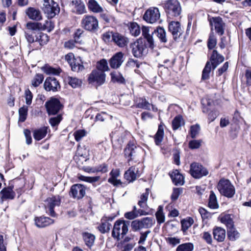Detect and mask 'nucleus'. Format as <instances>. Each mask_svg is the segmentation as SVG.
<instances>
[{"label": "nucleus", "instance_id": "obj_1", "mask_svg": "<svg viewBox=\"0 0 251 251\" xmlns=\"http://www.w3.org/2000/svg\"><path fill=\"white\" fill-rule=\"evenodd\" d=\"M217 188L221 195L227 198H232L235 193L233 185L226 179H221L219 181Z\"/></svg>", "mask_w": 251, "mask_h": 251}, {"label": "nucleus", "instance_id": "obj_2", "mask_svg": "<svg viewBox=\"0 0 251 251\" xmlns=\"http://www.w3.org/2000/svg\"><path fill=\"white\" fill-rule=\"evenodd\" d=\"M166 12L170 17H177L181 11V8L177 0H168L164 4Z\"/></svg>", "mask_w": 251, "mask_h": 251}, {"label": "nucleus", "instance_id": "obj_3", "mask_svg": "<svg viewBox=\"0 0 251 251\" xmlns=\"http://www.w3.org/2000/svg\"><path fill=\"white\" fill-rule=\"evenodd\" d=\"M81 25L86 30L95 31L99 28V21L94 16L85 15L82 19Z\"/></svg>", "mask_w": 251, "mask_h": 251}, {"label": "nucleus", "instance_id": "obj_4", "mask_svg": "<svg viewBox=\"0 0 251 251\" xmlns=\"http://www.w3.org/2000/svg\"><path fill=\"white\" fill-rule=\"evenodd\" d=\"M43 10L47 15L48 18L54 17L59 12V7L57 3L53 0H43Z\"/></svg>", "mask_w": 251, "mask_h": 251}, {"label": "nucleus", "instance_id": "obj_5", "mask_svg": "<svg viewBox=\"0 0 251 251\" xmlns=\"http://www.w3.org/2000/svg\"><path fill=\"white\" fill-rule=\"evenodd\" d=\"M88 80L89 83L100 86L105 82L106 75L101 70H94L89 75Z\"/></svg>", "mask_w": 251, "mask_h": 251}, {"label": "nucleus", "instance_id": "obj_6", "mask_svg": "<svg viewBox=\"0 0 251 251\" xmlns=\"http://www.w3.org/2000/svg\"><path fill=\"white\" fill-rule=\"evenodd\" d=\"M45 207L46 212L50 216L55 217L56 214L54 211L55 206H59L60 204V198L59 196H52L46 199L45 201Z\"/></svg>", "mask_w": 251, "mask_h": 251}, {"label": "nucleus", "instance_id": "obj_7", "mask_svg": "<svg viewBox=\"0 0 251 251\" xmlns=\"http://www.w3.org/2000/svg\"><path fill=\"white\" fill-rule=\"evenodd\" d=\"M218 219L228 228V235H237L238 234L235 229L231 215L223 213L219 216Z\"/></svg>", "mask_w": 251, "mask_h": 251}, {"label": "nucleus", "instance_id": "obj_8", "mask_svg": "<svg viewBox=\"0 0 251 251\" xmlns=\"http://www.w3.org/2000/svg\"><path fill=\"white\" fill-rule=\"evenodd\" d=\"M190 174L195 178H200L208 174V171L201 164L193 162L190 165Z\"/></svg>", "mask_w": 251, "mask_h": 251}, {"label": "nucleus", "instance_id": "obj_9", "mask_svg": "<svg viewBox=\"0 0 251 251\" xmlns=\"http://www.w3.org/2000/svg\"><path fill=\"white\" fill-rule=\"evenodd\" d=\"M129 222L119 220L114 224L112 235H125L128 230Z\"/></svg>", "mask_w": 251, "mask_h": 251}, {"label": "nucleus", "instance_id": "obj_10", "mask_svg": "<svg viewBox=\"0 0 251 251\" xmlns=\"http://www.w3.org/2000/svg\"><path fill=\"white\" fill-rule=\"evenodd\" d=\"M160 14L159 9L154 7L149 8L145 13L143 18L148 23L153 24L160 19Z\"/></svg>", "mask_w": 251, "mask_h": 251}, {"label": "nucleus", "instance_id": "obj_11", "mask_svg": "<svg viewBox=\"0 0 251 251\" xmlns=\"http://www.w3.org/2000/svg\"><path fill=\"white\" fill-rule=\"evenodd\" d=\"M132 53L136 57H140L146 52V46L142 40H137L131 44Z\"/></svg>", "mask_w": 251, "mask_h": 251}, {"label": "nucleus", "instance_id": "obj_12", "mask_svg": "<svg viewBox=\"0 0 251 251\" xmlns=\"http://www.w3.org/2000/svg\"><path fill=\"white\" fill-rule=\"evenodd\" d=\"M45 106L49 115L57 114L61 108L59 100L56 98H51L46 102Z\"/></svg>", "mask_w": 251, "mask_h": 251}, {"label": "nucleus", "instance_id": "obj_13", "mask_svg": "<svg viewBox=\"0 0 251 251\" xmlns=\"http://www.w3.org/2000/svg\"><path fill=\"white\" fill-rule=\"evenodd\" d=\"M86 188L81 184L73 185L71 188L70 195L74 199H82L85 195Z\"/></svg>", "mask_w": 251, "mask_h": 251}, {"label": "nucleus", "instance_id": "obj_14", "mask_svg": "<svg viewBox=\"0 0 251 251\" xmlns=\"http://www.w3.org/2000/svg\"><path fill=\"white\" fill-rule=\"evenodd\" d=\"M44 87L47 91L56 92L60 88V86L55 77H48L44 82Z\"/></svg>", "mask_w": 251, "mask_h": 251}, {"label": "nucleus", "instance_id": "obj_15", "mask_svg": "<svg viewBox=\"0 0 251 251\" xmlns=\"http://www.w3.org/2000/svg\"><path fill=\"white\" fill-rule=\"evenodd\" d=\"M70 6L72 11L77 14H82L86 13L84 3L81 0H72Z\"/></svg>", "mask_w": 251, "mask_h": 251}, {"label": "nucleus", "instance_id": "obj_16", "mask_svg": "<svg viewBox=\"0 0 251 251\" xmlns=\"http://www.w3.org/2000/svg\"><path fill=\"white\" fill-rule=\"evenodd\" d=\"M137 148L135 145L132 142H129L125 149L124 153L126 158H128V161L134 159L137 155Z\"/></svg>", "mask_w": 251, "mask_h": 251}, {"label": "nucleus", "instance_id": "obj_17", "mask_svg": "<svg viewBox=\"0 0 251 251\" xmlns=\"http://www.w3.org/2000/svg\"><path fill=\"white\" fill-rule=\"evenodd\" d=\"M124 54L122 52L116 53L110 60V67L113 69L119 68L124 62Z\"/></svg>", "mask_w": 251, "mask_h": 251}, {"label": "nucleus", "instance_id": "obj_18", "mask_svg": "<svg viewBox=\"0 0 251 251\" xmlns=\"http://www.w3.org/2000/svg\"><path fill=\"white\" fill-rule=\"evenodd\" d=\"M210 23L212 26H214L215 29L218 34L222 35L224 33L225 24L221 18L219 17L213 18Z\"/></svg>", "mask_w": 251, "mask_h": 251}, {"label": "nucleus", "instance_id": "obj_19", "mask_svg": "<svg viewBox=\"0 0 251 251\" xmlns=\"http://www.w3.org/2000/svg\"><path fill=\"white\" fill-rule=\"evenodd\" d=\"M169 30L172 33L174 39H177L181 33L180 24L178 22H172L169 25Z\"/></svg>", "mask_w": 251, "mask_h": 251}, {"label": "nucleus", "instance_id": "obj_20", "mask_svg": "<svg viewBox=\"0 0 251 251\" xmlns=\"http://www.w3.org/2000/svg\"><path fill=\"white\" fill-rule=\"evenodd\" d=\"M87 5L89 11L94 13H100L104 11L103 7L96 0H88Z\"/></svg>", "mask_w": 251, "mask_h": 251}, {"label": "nucleus", "instance_id": "obj_21", "mask_svg": "<svg viewBox=\"0 0 251 251\" xmlns=\"http://www.w3.org/2000/svg\"><path fill=\"white\" fill-rule=\"evenodd\" d=\"M112 41L120 47H125L128 43L127 38L117 32L114 33Z\"/></svg>", "mask_w": 251, "mask_h": 251}, {"label": "nucleus", "instance_id": "obj_22", "mask_svg": "<svg viewBox=\"0 0 251 251\" xmlns=\"http://www.w3.org/2000/svg\"><path fill=\"white\" fill-rule=\"evenodd\" d=\"M26 14L30 19L35 21H40L42 15L40 11L33 7H29L26 10Z\"/></svg>", "mask_w": 251, "mask_h": 251}, {"label": "nucleus", "instance_id": "obj_23", "mask_svg": "<svg viewBox=\"0 0 251 251\" xmlns=\"http://www.w3.org/2000/svg\"><path fill=\"white\" fill-rule=\"evenodd\" d=\"M35 224L38 227H44L54 223L53 220L47 217H40L35 218Z\"/></svg>", "mask_w": 251, "mask_h": 251}, {"label": "nucleus", "instance_id": "obj_24", "mask_svg": "<svg viewBox=\"0 0 251 251\" xmlns=\"http://www.w3.org/2000/svg\"><path fill=\"white\" fill-rule=\"evenodd\" d=\"M110 177L108 179V182L114 186H118L122 184V182L118 177L120 175V172L119 169H113L110 173Z\"/></svg>", "mask_w": 251, "mask_h": 251}, {"label": "nucleus", "instance_id": "obj_25", "mask_svg": "<svg viewBox=\"0 0 251 251\" xmlns=\"http://www.w3.org/2000/svg\"><path fill=\"white\" fill-rule=\"evenodd\" d=\"M211 62L213 64V69L214 70L217 66L224 61V57L218 53L216 50H213L211 56Z\"/></svg>", "mask_w": 251, "mask_h": 251}, {"label": "nucleus", "instance_id": "obj_26", "mask_svg": "<svg viewBox=\"0 0 251 251\" xmlns=\"http://www.w3.org/2000/svg\"><path fill=\"white\" fill-rule=\"evenodd\" d=\"M173 183L176 185H182L184 183V176L177 170H175L170 174Z\"/></svg>", "mask_w": 251, "mask_h": 251}, {"label": "nucleus", "instance_id": "obj_27", "mask_svg": "<svg viewBox=\"0 0 251 251\" xmlns=\"http://www.w3.org/2000/svg\"><path fill=\"white\" fill-rule=\"evenodd\" d=\"M1 202L7 199H13L15 194L10 188L3 189L0 192Z\"/></svg>", "mask_w": 251, "mask_h": 251}, {"label": "nucleus", "instance_id": "obj_28", "mask_svg": "<svg viewBox=\"0 0 251 251\" xmlns=\"http://www.w3.org/2000/svg\"><path fill=\"white\" fill-rule=\"evenodd\" d=\"M42 28V23L38 22H27L25 25V31H29L32 33L40 30Z\"/></svg>", "mask_w": 251, "mask_h": 251}, {"label": "nucleus", "instance_id": "obj_29", "mask_svg": "<svg viewBox=\"0 0 251 251\" xmlns=\"http://www.w3.org/2000/svg\"><path fill=\"white\" fill-rule=\"evenodd\" d=\"M41 70L47 75H59L61 72L60 68H53L48 65L42 67Z\"/></svg>", "mask_w": 251, "mask_h": 251}, {"label": "nucleus", "instance_id": "obj_30", "mask_svg": "<svg viewBox=\"0 0 251 251\" xmlns=\"http://www.w3.org/2000/svg\"><path fill=\"white\" fill-rule=\"evenodd\" d=\"M72 71L74 72H79L83 71L84 67L82 64V62L80 57H77L70 64Z\"/></svg>", "mask_w": 251, "mask_h": 251}, {"label": "nucleus", "instance_id": "obj_31", "mask_svg": "<svg viewBox=\"0 0 251 251\" xmlns=\"http://www.w3.org/2000/svg\"><path fill=\"white\" fill-rule=\"evenodd\" d=\"M47 130L48 127L46 126L35 130L33 132L34 138L37 141L41 140L46 135Z\"/></svg>", "mask_w": 251, "mask_h": 251}, {"label": "nucleus", "instance_id": "obj_32", "mask_svg": "<svg viewBox=\"0 0 251 251\" xmlns=\"http://www.w3.org/2000/svg\"><path fill=\"white\" fill-rule=\"evenodd\" d=\"M115 240L117 241V247L119 248L124 246V245L128 244V243H133L131 242V238L128 236H113Z\"/></svg>", "mask_w": 251, "mask_h": 251}, {"label": "nucleus", "instance_id": "obj_33", "mask_svg": "<svg viewBox=\"0 0 251 251\" xmlns=\"http://www.w3.org/2000/svg\"><path fill=\"white\" fill-rule=\"evenodd\" d=\"M150 29L148 27L143 26L142 27V35L147 39L151 48L153 47V40L152 36L150 34Z\"/></svg>", "mask_w": 251, "mask_h": 251}, {"label": "nucleus", "instance_id": "obj_34", "mask_svg": "<svg viewBox=\"0 0 251 251\" xmlns=\"http://www.w3.org/2000/svg\"><path fill=\"white\" fill-rule=\"evenodd\" d=\"M208 206L212 209H217L219 207L216 196L212 191H210L208 200Z\"/></svg>", "mask_w": 251, "mask_h": 251}, {"label": "nucleus", "instance_id": "obj_35", "mask_svg": "<svg viewBox=\"0 0 251 251\" xmlns=\"http://www.w3.org/2000/svg\"><path fill=\"white\" fill-rule=\"evenodd\" d=\"M135 168L134 167H130L126 171L124 175L125 178L129 182L135 180L136 178V174L135 173Z\"/></svg>", "mask_w": 251, "mask_h": 251}, {"label": "nucleus", "instance_id": "obj_36", "mask_svg": "<svg viewBox=\"0 0 251 251\" xmlns=\"http://www.w3.org/2000/svg\"><path fill=\"white\" fill-rule=\"evenodd\" d=\"M213 68V64L210 62L207 61L202 71L201 79L202 80H206L209 78V74Z\"/></svg>", "mask_w": 251, "mask_h": 251}, {"label": "nucleus", "instance_id": "obj_37", "mask_svg": "<svg viewBox=\"0 0 251 251\" xmlns=\"http://www.w3.org/2000/svg\"><path fill=\"white\" fill-rule=\"evenodd\" d=\"M172 127L173 130H176L178 129L182 126L184 125L183 119L181 116H176L172 121Z\"/></svg>", "mask_w": 251, "mask_h": 251}, {"label": "nucleus", "instance_id": "obj_38", "mask_svg": "<svg viewBox=\"0 0 251 251\" xmlns=\"http://www.w3.org/2000/svg\"><path fill=\"white\" fill-rule=\"evenodd\" d=\"M164 136V130L161 126H159L158 130L154 136L155 144L159 146L161 144Z\"/></svg>", "mask_w": 251, "mask_h": 251}, {"label": "nucleus", "instance_id": "obj_39", "mask_svg": "<svg viewBox=\"0 0 251 251\" xmlns=\"http://www.w3.org/2000/svg\"><path fill=\"white\" fill-rule=\"evenodd\" d=\"M67 81L73 88H76L81 86L82 81L75 77L68 76L66 78Z\"/></svg>", "mask_w": 251, "mask_h": 251}, {"label": "nucleus", "instance_id": "obj_40", "mask_svg": "<svg viewBox=\"0 0 251 251\" xmlns=\"http://www.w3.org/2000/svg\"><path fill=\"white\" fill-rule=\"evenodd\" d=\"M149 195V190L146 189V192L142 194L140 198V200L138 201V205L140 207L145 209L147 207V200Z\"/></svg>", "mask_w": 251, "mask_h": 251}, {"label": "nucleus", "instance_id": "obj_41", "mask_svg": "<svg viewBox=\"0 0 251 251\" xmlns=\"http://www.w3.org/2000/svg\"><path fill=\"white\" fill-rule=\"evenodd\" d=\"M129 29L131 35L134 36H138L141 33L140 27L136 23H131Z\"/></svg>", "mask_w": 251, "mask_h": 251}, {"label": "nucleus", "instance_id": "obj_42", "mask_svg": "<svg viewBox=\"0 0 251 251\" xmlns=\"http://www.w3.org/2000/svg\"><path fill=\"white\" fill-rule=\"evenodd\" d=\"M111 76V80L113 82H117L119 83H124L125 79L124 77L119 73L114 72L110 74Z\"/></svg>", "mask_w": 251, "mask_h": 251}, {"label": "nucleus", "instance_id": "obj_43", "mask_svg": "<svg viewBox=\"0 0 251 251\" xmlns=\"http://www.w3.org/2000/svg\"><path fill=\"white\" fill-rule=\"evenodd\" d=\"M163 207L162 206H159L157 211L155 213L157 221L159 224L163 223L165 220V216L163 211Z\"/></svg>", "mask_w": 251, "mask_h": 251}, {"label": "nucleus", "instance_id": "obj_44", "mask_svg": "<svg viewBox=\"0 0 251 251\" xmlns=\"http://www.w3.org/2000/svg\"><path fill=\"white\" fill-rule=\"evenodd\" d=\"M44 78V77L42 74H37L31 80V86L34 87H38L42 83Z\"/></svg>", "mask_w": 251, "mask_h": 251}, {"label": "nucleus", "instance_id": "obj_45", "mask_svg": "<svg viewBox=\"0 0 251 251\" xmlns=\"http://www.w3.org/2000/svg\"><path fill=\"white\" fill-rule=\"evenodd\" d=\"M194 223L193 218L188 217L181 221L182 229L183 231L187 230Z\"/></svg>", "mask_w": 251, "mask_h": 251}, {"label": "nucleus", "instance_id": "obj_46", "mask_svg": "<svg viewBox=\"0 0 251 251\" xmlns=\"http://www.w3.org/2000/svg\"><path fill=\"white\" fill-rule=\"evenodd\" d=\"M28 111V107L24 105L19 109V121L24 122L26 119Z\"/></svg>", "mask_w": 251, "mask_h": 251}, {"label": "nucleus", "instance_id": "obj_47", "mask_svg": "<svg viewBox=\"0 0 251 251\" xmlns=\"http://www.w3.org/2000/svg\"><path fill=\"white\" fill-rule=\"evenodd\" d=\"M153 32H156L157 33V36L162 42L165 43L167 41V39L166 37V32L164 28L162 27L157 28L156 30H154L153 31H152L151 33H153Z\"/></svg>", "mask_w": 251, "mask_h": 251}, {"label": "nucleus", "instance_id": "obj_48", "mask_svg": "<svg viewBox=\"0 0 251 251\" xmlns=\"http://www.w3.org/2000/svg\"><path fill=\"white\" fill-rule=\"evenodd\" d=\"M193 250V244L191 243H187L179 245L176 251H192Z\"/></svg>", "mask_w": 251, "mask_h": 251}, {"label": "nucleus", "instance_id": "obj_49", "mask_svg": "<svg viewBox=\"0 0 251 251\" xmlns=\"http://www.w3.org/2000/svg\"><path fill=\"white\" fill-rule=\"evenodd\" d=\"M217 44V39L213 33H211L209 36L207 42V46L209 49H213Z\"/></svg>", "mask_w": 251, "mask_h": 251}, {"label": "nucleus", "instance_id": "obj_50", "mask_svg": "<svg viewBox=\"0 0 251 251\" xmlns=\"http://www.w3.org/2000/svg\"><path fill=\"white\" fill-rule=\"evenodd\" d=\"M112 116L104 112L97 114L96 116V121L104 122L109 119H111Z\"/></svg>", "mask_w": 251, "mask_h": 251}, {"label": "nucleus", "instance_id": "obj_51", "mask_svg": "<svg viewBox=\"0 0 251 251\" xmlns=\"http://www.w3.org/2000/svg\"><path fill=\"white\" fill-rule=\"evenodd\" d=\"M143 221L141 220H134L131 222L132 229L135 231L139 230L143 228Z\"/></svg>", "mask_w": 251, "mask_h": 251}, {"label": "nucleus", "instance_id": "obj_52", "mask_svg": "<svg viewBox=\"0 0 251 251\" xmlns=\"http://www.w3.org/2000/svg\"><path fill=\"white\" fill-rule=\"evenodd\" d=\"M111 226V224H110L108 222H104L101 220V224L99 226H98V229L101 233L104 234L110 230V227Z\"/></svg>", "mask_w": 251, "mask_h": 251}, {"label": "nucleus", "instance_id": "obj_53", "mask_svg": "<svg viewBox=\"0 0 251 251\" xmlns=\"http://www.w3.org/2000/svg\"><path fill=\"white\" fill-rule=\"evenodd\" d=\"M36 41H38L41 46H43L49 41V37L47 34L41 33L39 37H37Z\"/></svg>", "mask_w": 251, "mask_h": 251}, {"label": "nucleus", "instance_id": "obj_54", "mask_svg": "<svg viewBox=\"0 0 251 251\" xmlns=\"http://www.w3.org/2000/svg\"><path fill=\"white\" fill-rule=\"evenodd\" d=\"M96 70H101L103 71L104 73L105 71H108V66L106 60L102 59L99 61L97 64V69Z\"/></svg>", "mask_w": 251, "mask_h": 251}, {"label": "nucleus", "instance_id": "obj_55", "mask_svg": "<svg viewBox=\"0 0 251 251\" xmlns=\"http://www.w3.org/2000/svg\"><path fill=\"white\" fill-rule=\"evenodd\" d=\"M200 130L199 125L196 124L190 127V134L192 138H195L199 134Z\"/></svg>", "mask_w": 251, "mask_h": 251}, {"label": "nucleus", "instance_id": "obj_56", "mask_svg": "<svg viewBox=\"0 0 251 251\" xmlns=\"http://www.w3.org/2000/svg\"><path fill=\"white\" fill-rule=\"evenodd\" d=\"M54 24L50 20H47L45 23L42 24L41 30H47L48 32L51 31L54 28Z\"/></svg>", "mask_w": 251, "mask_h": 251}, {"label": "nucleus", "instance_id": "obj_57", "mask_svg": "<svg viewBox=\"0 0 251 251\" xmlns=\"http://www.w3.org/2000/svg\"><path fill=\"white\" fill-rule=\"evenodd\" d=\"M151 107V104L146 100V99H141V101H139L137 104V107L150 110Z\"/></svg>", "mask_w": 251, "mask_h": 251}, {"label": "nucleus", "instance_id": "obj_58", "mask_svg": "<svg viewBox=\"0 0 251 251\" xmlns=\"http://www.w3.org/2000/svg\"><path fill=\"white\" fill-rule=\"evenodd\" d=\"M25 103L27 105H30L32 102L33 95L29 89H27L25 92Z\"/></svg>", "mask_w": 251, "mask_h": 251}, {"label": "nucleus", "instance_id": "obj_59", "mask_svg": "<svg viewBox=\"0 0 251 251\" xmlns=\"http://www.w3.org/2000/svg\"><path fill=\"white\" fill-rule=\"evenodd\" d=\"M143 221V228H150L151 227L153 223V219L151 217H146L141 220Z\"/></svg>", "mask_w": 251, "mask_h": 251}, {"label": "nucleus", "instance_id": "obj_60", "mask_svg": "<svg viewBox=\"0 0 251 251\" xmlns=\"http://www.w3.org/2000/svg\"><path fill=\"white\" fill-rule=\"evenodd\" d=\"M182 188H175L173 189V193L171 195V199L173 201H176V200L179 195L182 193Z\"/></svg>", "mask_w": 251, "mask_h": 251}, {"label": "nucleus", "instance_id": "obj_61", "mask_svg": "<svg viewBox=\"0 0 251 251\" xmlns=\"http://www.w3.org/2000/svg\"><path fill=\"white\" fill-rule=\"evenodd\" d=\"M199 211L203 220L209 219L212 217V214L203 208H200Z\"/></svg>", "mask_w": 251, "mask_h": 251}, {"label": "nucleus", "instance_id": "obj_62", "mask_svg": "<svg viewBox=\"0 0 251 251\" xmlns=\"http://www.w3.org/2000/svg\"><path fill=\"white\" fill-rule=\"evenodd\" d=\"M74 135L75 140L79 141L86 135V132L84 130H78L76 131Z\"/></svg>", "mask_w": 251, "mask_h": 251}, {"label": "nucleus", "instance_id": "obj_63", "mask_svg": "<svg viewBox=\"0 0 251 251\" xmlns=\"http://www.w3.org/2000/svg\"><path fill=\"white\" fill-rule=\"evenodd\" d=\"M201 140H192L189 143V147L191 149H198L201 146Z\"/></svg>", "mask_w": 251, "mask_h": 251}, {"label": "nucleus", "instance_id": "obj_64", "mask_svg": "<svg viewBox=\"0 0 251 251\" xmlns=\"http://www.w3.org/2000/svg\"><path fill=\"white\" fill-rule=\"evenodd\" d=\"M167 242L171 245L175 246L180 243V239L176 237L170 236L166 238Z\"/></svg>", "mask_w": 251, "mask_h": 251}]
</instances>
